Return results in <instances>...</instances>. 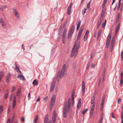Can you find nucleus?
Here are the masks:
<instances>
[{
    "instance_id": "4d7b16f0",
    "label": "nucleus",
    "mask_w": 123,
    "mask_h": 123,
    "mask_svg": "<svg viewBox=\"0 0 123 123\" xmlns=\"http://www.w3.org/2000/svg\"><path fill=\"white\" fill-rule=\"evenodd\" d=\"M115 37H113L111 41H112L113 42H115Z\"/></svg>"
},
{
    "instance_id": "37998d69",
    "label": "nucleus",
    "mask_w": 123,
    "mask_h": 123,
    "mask_svg": "<svg viewBox=\"0 0 123 123\" xmlns=\"http://www.w3.org/2000/svg\"><path fill=\"white\" fill-rule=\"evenodd\" d=\"M55 117H52V121L53 122V123H55Z\"/></svg>"
},
{
    "instance_id": "6e6d98bb",
    "label": "nucleus",
    "mask_w": 123,
    "mask_h": 123,
    "mask_svg": "<svg viewBox=\"0 0 123 123\" xmlns=\"http://www.w3.org/2000/svg\"><path fill=\"white\" fill-rule=\"evenodd\" d=\"M121 78H123V71H122L121 73Z\"/></svg>"
},
{
    "instance_id": "864d4df0",
    "label": "nucleus",
    "mask_w": 123,
    "mask_h": 123,
    "mask_svg": "<svg viewBox=\"0 0 123 123\" xmlns=\"http://www.w3.org/2000/svg\"><path fill=\"white\" fill-rule=\"evenodd\" d=\"M121 102V100L120 98H119L117 100V102L118 104H120V102Z\"/></svg>"
},
{
    "instance_id": "ddd939ff",
    "label": "nucleus",
    "mask_w": 123,
    "mask_h": 123,
    "mask_svg": "<svg viewBox=\"0 0 123 123\" xmlns=\"http://www.w3.org/2000/svg\"><path fill=\"white\" fill-rule=\"evenodd\" d=\"M120 25V23H119L118 25L117 26V27L115 30V33L117 34V32H118Z\"/></svg>"
},
{
    "instance_id": "f704fd0d",
    "label": "nucleus",
    "mask_w": 123,
    "mask_h": 123,
    "mask_svg": "<svg viewBox=\"0 0 123 123\" xmlns=\"http://www.w3.org/2000/svg\"><path fill=\"white\" fill-rule=\"evenodd\" d=\"M110 42H107V41L106 42V47L107 48H108V47L109 45Z\"/></svg>"
},
{
    "instance_id": "b1692460",
    "label": "nucleus",
    "mask_w": 123,
    "mask_h": 123,
    "mask_svg": "<svg viewBox=\"0 0 123 123\" xmlns=\"http://www.w3.org/2000/svg\"><path fill=\"white\" fill-rule=\"evenodd\" d=\"M104 104V103H101L100 108V110L101 111H102L103 109Z\"/></svg>"
},
{
    "instance_id": "4468645a",
    "label": "nucleus",
    "mask_w": 123,
    "mask_h": 123,
    "mask_svg": "<svg viewBox=\"0 0 123 123\" xmlns=\"http://www.w3.org/2000/svg\"><path fill=\"white\" fill-rule=\"evenodd\" d=\"M17 77L18 78H20L21 79L23 80H24L25 79L24 76L22 74H19L17 76Z\"/></svg>"
},
{
    "instance_id": "7ed1b4c3",
    "label": "nucleus",
    "mask_w": 123,
    "mask_h": 123,
    "mask_svg": "<svg viewBox=\"0 0 123 123\" xmlns=\"http://www.w3.org/2000/svg\"><path fill=\"white\" fill-rule=\"evenodd\" d=\"M66 64H64L62 67V69H60L56 77V80L58 83H59V80L62 77L64 74L65 70Z\"/></svg>"
},
{
    "instance_id": "5fc2aeb1",
    "label": "nucleus",
    "mask_w": 123,
    "mask_h": 123,
    "mask_svg": "<svg viewBox=\"0 0 123 123\" xmlns=\"http://www.w3.org/2000/svg\"><path fill=\"white\" fill-rule=\"evenodd\" d=\"M114 45H112V44H111V45L110 48L111 49V51H112V49L113 48Z\"/></svg>"
},
{
    "instance_id": "4be33fe9",
    "label": "nucleus",
    "mask_w": 123,
    "mask_h": 123,
    "mask_svg": "<svg viewBox=\"0 0 123 123\" xmlns=\"http://www.w3.org/2000/svg\"><path fill=\"white\" fill-rule=\"evenodd\" d=\"M15 69L17 72H19L20 74L22 73L19 70V68L18 66L15 68Z\"/></svg>"
},
{
    "instance_id": "423d86ee",
    "label": "nucleus",
    "mask_w": 123,
    "mask_h": 123,
    "mask_svg": "<svg viewBox=\"0 0 123 123\" xmlns=\"http://www.w3.org/2000/svg\"><path fill=\"white\" fill-rule=\"evenodd\" d=\"M12 11L17 19H20V18L19 14L16 9L15 8H13L12 9Z\"/></svg>"
},
{
    "instance_id": "39448f33",
    "label": "nucleus",
    "mask_w": 123,
    "mask_h": 123,
    "mask_svg": "<svg viewBox=\"0 0 123 123\" xmlns=\"http://www.w3.org/2000/svg\"><path fill=\"white\" fill-rule=\"evenodd\" d=\"M56 78H55L52 81L50 85V92H52L54 90L56 83Z\"/></svg>"
},
{
    "instance_id": "f3484780",
    "label": "nucleus",
    "mask_w": 123,
    "mask_h": 123,
    "mask_svg": "<svg viewBox=\"0 0 123 123\" xmlns=\"http://www.w3.org/2000/svg\"><path fill=\"white\" fill-rule=\"evenodd\" d=\"M111 38V35L109 34L107 37L106 41L110 42Z\"/></svg>"
},
{
    "instance_id": "a18cd8bd",
    "label": "nucleus",
    "mask_w": 123,
    "mask_h": 123,
    "mask_svg": "<svg viewBox=\"0 0 123 123\" xmlns=\"http://www.w3.org/2000/svg\"><path fill=\"white\" fill-rule=\"evenodd\" d=\"M104 96H103L102 98V102L101 103H103L104 104Z\"/></svg>"
},
{
    "instance_id": "79ce46f5",
    "label": "nucleus",
    "mask_w": 123,
    "mask_h": 123,
    "mask_svg": "<svg viewBox=\"0 0 123 123\" xmlns=\"http://www.w3.org/2000/svg\"><path fill=\"white\" fill-rule=\"evenodd\" d=\"M90 65V62L88 63L87 64V66L86 67V70H87L88 69V68L89 67Z\"/></svg>"
},
{
    "instance_id": "a19ab883",
    "label": "nucleus",
    "mask_w": 123,
    "mask_h": 123,
    "mask_svg": "<svg viewBox=\"0 0 123 123\" xmlns=\"http://www.w3.org/2000/svg\"><path fill=\"white\" fill-rule=\"evenodd\" d=\"M89 34V31L88 30H86V31L85 35L88 36V35Z\"/></svg>"
},
{
    "instance_id": "f257e3e1",
    "label": "nucleus",
    "mask_w": 123,
    "mask_h": 123,
    "mask_svg": "<svg viewBox=\"0 0 123 123\" xmlns=\"http://www.w3.org/2000/svg\"><path fill=\"white\" fill-rule=\"evenodd\" d=\"M67 107H68V112L69 113L71 107V99L69 98L68 99V103L67 101L65 102L64 104L63 109V116L64 117H66L67 116Z\"/></svg>"
},
{
    "instance_id": "69168bd1",
    "label": "nucleus",
    "mask_w": 123,
    "mask_h": 123,
    "mask_svg": "<svg viewBox=\"0 0 123 123\" xmlns=\"http://www.w3.org/2000/svg\"><path fill=\"white\" fill-rule=\"evenodd\" d=\"M93 55V52H92L91 54V57H90L91 59L92 58Z\"/></svg>"
},
{
    "instance_id": "49530a36",
    "label": "nucleus",
    "mask_w": 123,
    "mask_h": 123,
    "mask_svg": "<svg viewBox=\"0 0 123 123\" xmlns=\"http://www.w3.org/2000/svg\"><path fill=\"white\" fill-rule=\"evenodd\" d=\"M91 2V0L89 2L87 6V8H89L90 7V4Z\"/></svg>"
},
{
    "instance_id": "774afa93",
    "label": "nucleus",
    "mask_w": 123,
    "mask_h": 123,
    "mask_svg": "<svg viewBox=\"0 0 123 123\" xmlns=\"http://www.w3.org/2000/svg\"><path fill=\"white\" fill-rule=\"evenodd\" d=\"M121 118V119H123V112H122Z\"/></svg>"
},
{
    "instance_id": "c85d7f7f",
    "label": "nucleus",
    "mask_w": 123,
    "mask_h": 123,
    "mask_svg": "<svg viewBox=\"0 0 123 123\" xmlns=\"http://www.w3.org/2000/svg\"><path fill=\"white\" fill-rule=\"evenodd\" d=\"M9 92H7L5 94L4 97L6 99L8 96Z\"/></svg>"
},
{
    "instance_id": "6ab92c4d",
    "label": "nucleus",
    "mask_w": 123,
    "mask_h": 123,
    "mask_svg": "<svg viewBox=\"0 0 123 123\" xmlns=\"http://www.w3.org/2000/svg\"><path fill=\"white\" fill-rule=\"evenodd\" d=\"M33 84L34 85L37 86L38 85V83L37 80H35L33 81Z\"/></svg>"
},
{
    "instance_id": "7c9ffc66",
    "label": "nucleus",
    "mask_w": 123,
    "mask_h": 123,
    "mask_svg": "<svg viewBox=\"0 0 123 123\" xmlns=\"http://www.w3.org/2000/svg\"><path fill=\"white\" fill-rule=\"evenodd\" d=\"M14 96V94H11L10 96V101H11L12 100V98Z\"/></svg>"
},
{
    "instance_id": "603ef678",
    "label": "nucleus",
    "mask_w": 123,
    "mask_h": 123,
    "mask_svg": "<svg viewBox=\"0 0 123 123\" xmlns=\"http://www.w3.org/2000/svg\"><path fill=\"white\" fill-rule=\"evenodd\" d=\"M101 31V30H99V31L98 32V35L100 36V35Z\"/></svg>"
},
{
    "instance_id": "052dcab7",
    "label": "nucleus",
    "mask_w": 123,
    "mask_h": 123,
    "mask_svg": "<svg viewBox=\"0 0 123 123\" xmlns=\"http://www.w3.org/2000/svg\"><path fill=\"white\" fill-rule=\"evenodd\" d=\"M21 120L23 122H24L25 121V119L24 117H22L21 118Z\"/></svg>"
},
{
    "instance_id": "13d9d810",
    "label": "nucleus",
    "mask_w": 123,
    "mask_h": 123,
    "mask_svg": "<svg viewBox=\"0 0 123 123\" xmlns=\"http://www.w3.org/2000/svg\"><path fill=\"white\" fill-rule=\"evenodd\" d=\"M66 32L67 29H65L64 30L63 33H64V34H66Z\"/></svg>"
},
{
    "instance_id": "393cba45",
    "label": "nucleus",
    "mask_w": 123,
    "mask_h": 123,
    "mask_svg": "<svg viewBox=\"0 0 123 123\" xmlns=\"http://www.w3.org/2000/svg\"><path fill=\"white\" fill-rule=\"evenodd\" d=\"M38 117L37 115V116L35 117L34 120V122L36 123L38 119Z\"/></svg>"
},
{
    "instance_id": "0e129e2a",
    "label": "nucleus",
    "mask_w": 123,
    "mask_h": 123,
    "mask_svg": "<svg viewBox=\"0 0 123 123\" xmlns=\"http://www.w3.org/2000/svg\"><path fill=\"white\" fill-rule=\"evenodd\" d=\"M119 17H120V16H117V18H116V20L117 21H118L119 20Z\"/></svg>"
},
{
    "instance_id": "c03bdc74",
    "label": "nucleus",
    "mask_w": 123,
    "mask_h": 123,
    "mask_svg": "<svg viewBox=\"0 0 123 123\" xmlns=\"http://www.w3.org/2000/svg\"><path fill=\"white\" fill-rule=\"evenodd\" d=\"M111 116L112 118H115V119H116V117H115V116L114 115V113L113 112L111 113Z\"/></svg>"
},
{
    "instance_id": "3c124183",
    "label": "nucleus",
    "mask_w": 123,
    "mask_h": 123,
    "mask_svg": "<svg viewBox=\"0 0 123 123\" xmlns=\"http://www.w3.org/2000/svg\"><path fill=\"white\" fill-rule=\"evenodd\" d=\"M81 35L80 34H78V36L77 37V40H79L80 38V37L81 36Z\"/></svg>"
},
{
    "instance_id": "2f4dec72",
    "label": "nucleus",
    "mask_w": 123,
    "mask_h": 123,
    "mask_svg": "<svg viewBox=\"0 0 123 123\" xmlns=\"http://www.w3.org/2000/svg\"><path fill=\"white\" fill-rule=\"evenodd\" d=\"M56 115V111L55 110L54 111L53 113V117H55Z\"/></svg>"
},
{
    "instance_id": "6e6552de",
    "label": "nucleus",
    "mask_w": 123,
    "mask_h": 123,
    "mask_svg": "<svg viewBox=\"0 0 123 123\" xmlns=\"http://www.w3.org/2000/svg\"><path fill=\"white\" fill-rule=\"evenodd\" d=\"M0 22L1 23V26L3 27L4 28H6V25L4 21L2 18H0Z\"/></svg>"
},
{
    "instance_id": "0eeeda50",
    "label": "nucleus",
    "mask_w": 123,
    "mask_h": 123,
    "mask_svg": "<svg viewBox=\"0 0 123 123\" xmlns=\"http://www.w3.org/2000/svg\"><path fill=\"white\" fill-rule=\"evenodd\" d=\"M73 5V4L72 3H71L69 6L68 7L67 10V14L68 15H70L72 12V7Z\"/></svg>"
},
{
    "instance_id": "f8f14e48",
    "label": "nucleus",
    "mask_w": 123,
    "mask_h": 123,
    "mask_svg": "<svg viewBox=\"0 0 123 123\" xmlns=\"http://www.w3.org/2000/svg\"><path fill=\"white\" fill-rule=\"evenodd\" d=\"M11 75L10 73L8 74L6 79V81L7 83H8L10 79Z\"/></svg>"
},
{
    "instance_id": "412c9836",
    "label": "nucleus",
    "mask_w": 123,
    "mask_h": 123,
    "mask_svg": "<svg viewBox=\"0 0 123 123\" xmlns=\"http://www.w3.org/2000/svg\"><path fill=\"white\" fill-rule=\"evenodd\" d=\"M63 25H62L60 27V29L59 31V34H60V33H62V29L63 28Z\"/></svg>"
},
{
    "instance_id": "8fccbe9b",
    "label": "nucleus",
    "mask_w": 123,
    "mask_h": 123,
    "mask_svg": "<svg viewBox=\"0 0 123 123\" xmlns=\"http://www.w3.org/2000/svg\"><path fill=\"white\" fill-rule=\"evenodd\" d=\"M95 67V65L94 63H92L91 64V68H94Z\"/></svg>"
},
{
    "instance_id": "bf43d9fd",
    "label": "nucleus",
    "mask_w": 123,
    "mask_h": 123,
    "mask_svg": "<svg viewBox=\"0 0 123 123\" xmlns=\"http://www.w3.org/2000/svg\"><path fill=\"white\" fill-rule=\"evenodd\" d=\"M40 97H39L37 99V100H36V102H38L40 101Z\"/></svg>"
},
{
    "instance_id": "f03ea898",
    "label": "nucleus",
    "mask_w": 123,
    "mask_h": 123,
    "mask_svg": "<svg viewBox=\"0 0 123 123\" xmlns=\"http://www.w3.org/2000/svg\"><path fill=\"white\" fill-rule=\"evenodd\" d=\"M79 46L80 45L79 43L78 44L77 42V41H75L71 52V57H72L74 56V58H76L77 55L78 49Z\"/></svg>"
},
{
    "instance_id": "a211bd4d",
    "label": "nucleus",
    "mask_w": 123,
    "mask_h": 123,
    "mask_svg": "<svg viewBox=\"0 0 123 123\" xmlns=\"http://www.w3.org/2000/svg\"><path fill=\"white\" fill-rule=\"evenodd\" d=\"M48 120V115L47 114L45 117L44 122L47 123Z\"/></svg>"
},
{
    "instance_id": "c756f323",
    "label": "nucleus",
    "mask_w": 123,
    "mask_h": 123,
    "mask_svg": "<svg viewBox=\"0 0 123 123\" xmlns=\"http://www.w3.org/2000/svg\"><path fill=\"white\" fill-rule=\"evenodd\" d=\"M87 10L86 8H85L84 10H83L82 11V13L83 15H84L85 13L86 12V11Z\"/></svg>"
},
{
    "instance_id": "5701e85b",
    "label": "nucleus",
    "mask_w": 123,
    "mask_h": 123,
    "mask_svg": "<svg viewBox=\"0 0 123 123\" xmlns=\"http://www.w3.org/2000/svg\"><path fill=\"white\" fill-rule=\"evenodd\" d=\"M21 92V89H18L17 92V96H18L20 93Z\"/></svg>"
},
{
    "instance_id": "ea45409f",
    "label": "nucleus",
    "mask_w": 123,
    "mask_h": 123,
    "mask_svg": "<svg viewBox=\"0 0 123 123\" xmlns=\"http://www.w3.org/2000/svg\"><path fill=\"white\" fill-rule=\"evenodd\" d=\"M87 37H88L87 36H86L85 35V36L84 37V40L85 41L87 39Z\"/></svg>"
},
{
    "instance_id": "c9c22d12",
    "label": "nucleus",
    "mask_w": 123,
    "mask_h": 123,
    "mask_svg": "<svg viewBox=\"0 0 123 123\" xmlns=\"http://www.w3.org/2000/svg\"><path fill=\"white\" fill-rule=\"evenodd\" d=\"M107 1H106V0H104L103 5L102 6L103 8H104V7H105Z\"/></svg>"
},
{
    "instance_id": "473e14b6",
    "label": "nucleus",
    "mask_w": 123,
    "mask_h": 123,
    "mask_svg": "<svg viewBox=\"0 0 123 123\" xmlns=\"http://www.w3.org/2000/svg\"><path fill=\"white\" fill-rule=\"evenodd\" d=\"M123 83V78H121L120 81V85L121 86H122Z\"/></svg>"
},
{
    "instance_id": "2eb2a0df",
    "label": "nucleus",
    "mask_w": 123,
    "mask_h": 123,
    "mask_svg": "<svg viewBox=\"0 0 123 123\" xmlns=\"http://www.w3.org/2000/svg\"><path fill=\"white\" fill-rule=\"evenodd\" d=\"M81 99H80L79 100L77 104V108H80L81 105Z\"/></svg>"
},
{
    "instance_id": "9b49d317",
    "label": "nucleus",
    "mask_w": 123,
    "mask_h": 123,
    "mask_svg": "<svg viewBox=\"0 0 123 123\" xmlns=\"http://www.w3.org/2000/svg\"><path fill=\"white\" fill-rule=\"evenodd\" d=\"M82 85V93L83 94H84L85 92V84L84 83V81L83 80V81Z\"/></svg>"
},
{
    "instance_id": "e2e57ef3",
    "label": "nucleus",
    "mask_w": 123,
    "mask_h": 123,
    "mask_svg": "<svg viewBox=\"0 0 123 123\" xmlns=\"http://www.w3.org/2000/svg\"><path fill=\"white\" fill-rule=\"evenodd\" d=\"M103 8V9L102 10V12H103L104 13H105V9L104 8Z\"/></svg>"
},
{
    "instance_id": "58836bf2",
    "label": "nucleus",
    "mask_w": 123,
    "mask_h": 123,
    "mask_svg": "<svg viewBox=\"0 0 123 123\" xmlns=\"http://www.w3.org/2000/svg\"><path fill=\"white\" fill-rule=\"evenodd\" d=\"M121 57L122 60H123V51H121Z\"/></svg>"
},
{
    "instance_id": "de8ad7c7",
    "label": "nucleus",
    "mask_w": 123,
    "mask_h": 123,
    "mask_svg": "<svg viewBox=\"0 0 123 123\" xmlns=\"http://www.w3.org/2000/svg\"><path fill=\"white\" fill-rule=\"evenodd\" d=\"M84 28V26L83 25H82L80 28V30L81 31H83V30Z\"/></svg>"
},
{
    "instance_id": "338daca9",
    "label": "nucleus",
    "mask_w": 123,
    "mask_h": 123,
    "mask_svg": "<svg viewBox=\"0 0 123 123\" xmlns=\"http://www.w3.org/2000/svg\"><path fill=\"white\" fill-rule=\"evenodd\" d=\"M10 118H8V121H7V123H10Z\"/></svg>"
},
{
    "instance_id": "20e7f679",
    "label": "nucleus",
    "mask_w": 123,
    "mask_h": 123,
    "mask_svg": "<svg viewBox=\"0 0 123 123\" xmlns=\"http://www.w3.org/2000/svg\"><path fill=\"white\" fill-rule=\"evenodd\" d=\"M75 28V27L74 25H73L71 27L68 34L67 37L68 39H69L72 36L74 30Z\"/></svg>"
},
{
    "instance_id": "4c0bfd02",
    "label": "nucleus",
    "mask_w": 123,
    "mask_h": 123,
    "mask_svg": "<svg viewBox=\"0 0 123 123\" xmlns=\"http://www.w3.org/2000/svg\"><path fill=\"white\" fill-rule=\"evenodd\" d=\"M4 74V72H1L0 73V77L2 78V76Z\"/></svg>"
},
{
    "instance_id": "e433bc0d",
    "label": "nucleus",
    "mask_w": 123,
    "mask_h": 123,
    "mask_svg": "<svg viewBox=\"0 0 123 123\" xmlns=\"http://www.w3.org/2000/svg\"><path fill=\"white\" fill-rule=\"evenodd\" d=\"M15 87L14 86H13L11 89V91L12 92H13L15 90Z\"/></svg>"
},
{
    "instance_id": "9d476101",
    "label": "nucleus",
    "mask_w": 123,
    "mask_h": 123,
    "mask_svg": "<svg viewBox=\"0 0 123 123\" xmlns=\"http://www.w3.org/2000/svg\"><path fill=\"white\" fill-rule=\"evenodd\" d=\"M103 19L102 17H101L100 18L98 22L97 27V29L99 28L100 24L102 22V19Z\"/></svg>"
},
{
    "instance_id": "a878e982",
    "label": "nucleus",
    "mask_w": 123,
    "mask_h": 123,
    "mask_svg": "<svg viewBox=\"0 0 123 123\" xmlns=\"http://www.w3.org/2000/svg\"><path fill=\"white\" fill-rule=\"evenodd\" d=\"M87 109H84L82 111V113L83 114H84L87 111Z\"/></svg>"
},
{
    "instance_id": "aec40b11",
    "label": "nucleus",
    "mask_w": 123,
    "mask_h": 123,
    "mask_svg": "<svg viewBox=\"0 0 123 123\" xmlns=\"http://www.w3.org/2000/svg\"><path fill=\"white\" fill-rule=\"evenodd\" d=\"M80 23L81 21H80L78 22V24H77V27L76 29L77 30H78L79 29L80 25Z\"/></svg>"
},
{
    "instance_id": "09e8293b",
    "label": "nucleus",
    "mask_w": 123,
    "mask_h": 123,
    "mask_svg": "<svg viewBox=\"0 0 123 123\" xmlns=\"http://www.w3.org/2000/svg\"><path fill=\"white\" fill-rule=\"evenodd\" d=\"M95 105H93V106H92L91 108V110L94 111Z\"/></svg>"
},
{
    "instance_id": "680f3d73",
    "label": "nucleus",
    "mask_w": 123,
    "mask_h": 123,
    "mask_svg": "<svg viewBox=\"0 0 123 123\" xmlns=\"http://www.w3.org/2000/svg\"><path fill=\"white\" fill-rule=\"evenodd\" d=\"M74 92H73L72 93V98H74Z\"/></svg>"
},
{
    "instance_id": "1a4fd4ad",
    "label": "nucleus",
    "mask_w": 123,
    "mask_h": 123,
    "mask_svg": "<svg viewBox=\"0 0 123 123\" xmlns=\"http://www.w3.org/2000/svg\"><path fill=\"white\" fill-rule=\"evenodd\" d=\"M55 95H54L52 97L51 102L50 103V105H54L55 103Z\"/></svg>"
},
{
    "instance_id": "dca6fc26",
    "label": "nucleus",
    "mask_w": 123,
    "mask_h": 123,
    "mask_svg": "<svg viewBox=\"0 0 123 123\" xmlns=\"http://www.w3.org/2000/svg\"><path fill=\"white\" fill-rule=\"evenodd\" d=\"M95 99V97L94 96H92L91 99V103L93 105H95L94 101Z\"/></svg>"
},
{
    "instance_id": "cd10ccee",
    "label": "nucleus",
    "mask_w": 123,
    "mask_h": 123,
    "mask_svg": "<svg viewBox=\"0 0 123 123\" xmlns=\"http://www.w3.org/2000/svg\"><path fill=\"white\" fill-rule=\"evenodd\" d=\"M66 34H64V33H63V38L62 40L63 41H64L65 40V38L66 37Z\"/></svg>"
},
{
    "instance_id": "bb28decb",
    "label": "nucleus",
    "mask_w": 123,
    "mask_h": 123,
    "mask_svg": "<svg viewBox=\"0 0 123 123\" xmlns=\"http://www.w3.org/2000/svg\"><path fill=\"white\" fill-rule=\"evenodd\" d=\"M3 110V106L1 105L0 107V113L2 112Z\"/></svg>"
},
{
    "instance_id": "72a5a7b5",
    "label": "nucleus",
    "mask_w": 123,
    "mask_h": 123,
    "mask_svg": "<svg viewBox=\"0 0 123 123\" xmlns=\"http://www.w3.org/2000/svg\"><path fill=\"white\" fill-rule=\"evenodd\" d=\"M106 24V22H103L102 24V26L103 28H104Z\"/></svg>"
}]
</instances>
